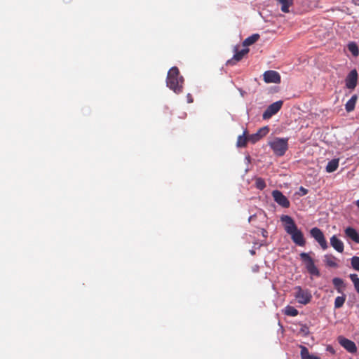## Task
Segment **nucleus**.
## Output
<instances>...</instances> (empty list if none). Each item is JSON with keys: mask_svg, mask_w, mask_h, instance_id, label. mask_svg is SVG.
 Listing matches in <instances>:
<instances>
[{"mask_svg": "<svg viewBox=\"0 0 359 359\" xmlns=\"http://www.w3.org/2000/svg\"><path fill=\"white\" fill-rule=\"evenodd\" d=\"M330 245L338 252L342 253L344 252V243L336 235H333L330 238Z\"/></svg>", "mask_w": 359, "mask_h": 359, "instance_id": "ddd939ff", "label": "nucleus"}, {"mask_svg": "<svg viewBox=\"0 0 359 359\" xmlns=\"http://www.w3.org/2000/svg\"><path fill=\"white\" fill-rule=\"evenodd\" d=\"M281 5V11L283 13H289V8L292 5V0H277Z\"/></svg>", "mask_w": 359, "mask_h": 359, "instance_id": "b1692460", "label": "nucleus"}, {"mask_svg": "<svg viewBox=\"0 0 359 359\" xmlns=\"http://www.w3.org/2000/svg\"><path fill=\"white\" fill-rule=\"evenodd\" d=\"M355 205H357V207L359 208V199L358 201H355Z\"/></svg>", "mask_w": 359, "mask_h": 359, "instance_id": "f704fd0d", "label": "nucleus"}, {"mask_svg": "<svg viewBox=\"0 0 359 359\" xmlns=\"http://www.w3.org/2000/svg\"><path fill=\"white\" fill-rule=\"evenodd\" d=\"M280 221L283 223L284 229L287 233L290 235L292 241L298 246H304L306 245V240L304 234L297 228L294 219L289 215H283L280 217Z\"/></svg>", "mask_w": 359, "mask_h": 359, "instance_id": "f257e3e1", "label": "nucleus"}, {"mask_svg": "<svg viewBox=\"0 0 359 359\" xmlns=\"http://www.w3.org/2000/svg\"><path fill=\"white\" fill-rule=\"evenodd\" d=\"M357 100H358V95H353L351 97V99L346 103L345 109L347 112H351L354 110Z\"/></svg>", "mask_w": 359, "mask_h": 359, "instance_id": "dca6fc26", "label": "nucleus"}, {"mask_svg": "<svg viewBox=\"0 0 359 359\" xmlns=\"http://www.w3.org/2000/svg\"><path fill=\"white\" fill-rule=\"evenodd\" d=\"M351 266L355 270L359 271V257L353 256L351 258Z\"/></svg>", "mask_w": 359, "mask_h": 359, "instance_id": "c85d7f7f", "label": "nucleus"}, {"mask_svg": "<svg viewBox=\"0 0 359 359\" xmlns=\"http://www.w3.org/2000/svg\"><path fill=\"white\" fill-rule=\"evenodd\" d=\"M248 137V141L252 144H255L261 140V137L259 136V135L257 133L255 134H252Z\"/></svg>", "mask_w": 359, "mask_h": 359, "instance_id": "c756f323", "label": "nucleus"}, {"mask_svg": "<svg viewBox=\"0 0 359 359\" xmlns=\"http://www.w3.org/2000/svg\"><path fill=\"white\" fill-rule=\"evenodd\" d=\"M255 186L257 189L263 190L266 187V183L262 178H257L255 180Z\"/></svg>", "mask_w": 359, "mask_h": 359, "instance_id": "bb28decb", "label": "nucleus"}, {"mask_svg": "<svg viewBox=\"0 0 359 359\" xmlns=\"http://www.w3.org/2000/svg\"><path fill=\"white\" fill-rule=\"evenodd\" d=\"M339 167V159L338 158H334L328 162L327 166H326V172H332L335 171Z\"/></svg>", "mask_w": 359, "mask_h": 359, "instance_id": "a211bd4d", "label": "nucleus"}, {"mask_svg": "<svg viewBox=\"0 0 359 359\" xmlns=\"http://www.w3.org/2000/svg\"><path fill=\"white\" fill-rule=\"evenodd\" d=\"M272 196L273 200L281 207L287 208L290 205V201L279 190H274L272 191Z\"/></svg>", "mask_w": 359, "mask_h": 359, "instance_id": "6e6552de", "label": "nucleus"}, {"mask_svg": "<svg viewBox=\"0 0 359 359\" xmlns=\"http://www.w3.org/2000/svg\"><path fill=\"white\" fill-rule=\"evenodd\" d=\"M310 234L316 242L320 245L323 250H326L328 248L327 241L323 231L318 227H313L310 230Z\"/></svg>", "mask_w": 359, "mask_h": 359, "instance_id": "39448f33", "label": "nucleus"}, {"mask_svg": "<svg viewBox=\"0 0 359 359\" xmlns=\"http://www.w3.org/2000/svg\"><path fill=\"white\" fill-rule=\"evenodd\" d=\"M301 348V358L302 359H320L319 357L311 355L308 348L306 346H300Z\"/></svg>", "mask_w": 359, "mask_h": 359, "instance_id": "f3484780", "label": "nucleus"}, {"mask_svg": "<svg viewBox=\"0 0 359 359\" xmlns=\"http://www.w3.org/2000/svg\"><path fill=\"white\" fill-rule=\"evenodd\" d=\"M262 233L263 236L266 237L268 233H267V231L265 229H262Z\"/></svg>", "mask_w": 359, "mask_h": 359, "instance_id": "72a5a7b5", "label": "nucleus"}, {"mask_svg": "<svg viewBox=\"0 0 359 359\" xmlns=\"http://www.w3.org/2000/svg\"><path fill=\"white\" fill-rule=\"evenodd\" d=\"M263 76L266 83H279L280 82V76L279 73L276 71H266L264 73Z\"/></svg>", "mask_w": 359, "mask_h": 359, "instance_id": "9b49d317", "label": "nucleus"}, {"mask_svg": "<svg viewBox=\"0 0 359 359\" xmlns=\"http://www.w3.org/2000/svg\"><path fill=\"white\" fill-rule=\"evenodd\" d=\"M299 332L304 335H308L309 333V328L306 325H301V327L299 329Z\"/></svg>", "mask_w": 359, "mask_h": 359, "instance_id": "7c9ffc66", "label": "nucleus"}, {"mask_svg": "<svg viewBox=\"0 0 359 359\" xmlns=\"http://www.w3.org/2000/svg\"><path fill=\"white\" fill-rule=\"evenodd\" d=\"M302 261L304 263L307 271L312 276H320V271L316 266L313 259L309 253L302 252L299 255Z\"/></svg>", "mask_w": 359, "mask_h": 359, "instance_id": "20e7f679", "label": "nucleus"}, {"mask_svg": "<svg viewBox=\"0 0 359 359\" xmlns=\"http://www.w3.org/2000/svg\"><path fill=\"white\" fill-rule=\"evenodd\" d=\"M259 37L260 36L259 34H253L252 35L248 36L243 41V46H249L250 45H252L253 43L258 41Z\"/></svg>", "mask_w": 359, "mask_h": 359, "instance_id": "6ab92c4d", "label": "nucleus"}, {"mask_svg": "<svg viewBox=\"0 0 359 359\" xmlns=\"http://www.w3.org/2000/svg\"><path fill=\"white\" fill-rule=\"evenodd\" d=\"M346 238L359 244V233L353 227L348 226L344 229Z\"/></svg>", "mask_w": 359, "mask_h": 359, "instance_id": "f8f14e48", "label": "nucleus"}, {"mask_svg": "<svg viewBox=\"0 0 359 359\" xmlns=\"http://www.w3.org/2000/svg\"><path fill=\"white\" fill-rule=\"evenodd\" d=\"M337 339L339 344L349 353H353L357 351L356 345L353 341L348 339L342 336H339Z\"/></svg>", "mask_w": 359, "mask_h": 359, "instance_id": "1a4fd4ad", "label": "nucleus"}, {"mask_svg": "<svg viewBox=\"0 0 359 359\" xmlns=\"http://www.w3.org/2000/svg\"><path fill=\"white\" fill-rule=\"evenodd\" d=\"M283 313L286 316L294 317V316H297L298 315L299 311L297 309H295L294 307H293L292 306H287L285 308Z\"/></svg>", "mask_w": 359, "mask_h": 359, "instance_id": "5701e85b", "label": "nucleus"}, {"mask_svg": "<svg viewBox=\"0 0 359 359\" xmlns=\"http://www.w3.org/2000/svg\"><path fill=\"white\" fill-rule=\"evenodd\" d=\"M308 191H308V189H305V188H304V187H300V188H299V194L300 196H304V195H306V194H308Z\"/></svg>", "mask_w": 359, "mask_h": 359, "instance_id": "2f4dec72", "label": "nucleus"}, {"mask_svg": "<svg viewBox=\"0 0 359 359\" xmlns=\"http://www.w3.org/2000/svg\"><path fill=\"white\" fill-rule=\"evenodd\" d=\"M347 48L354 57H358L359 55L358 46L355 42H349L347 45Z\"/></svg>", "mask_w": 359, "mask_h": 359, "instance_id": "4be33fe9", "label": "nucleus"}, {"mask_svg": "<svg viewBox=\"0 0 359 359\" xmlns=\"http://www.w3.org/2000/svg\"><path fill=\"white\" fill-rule=\"evenodd\" d=\"M187 99H188V102L189 103L193 102V99H192V97H191V95L190 94L187 95Z\"/></svg>", "mask_w": 359, "mask_h": 359, "instance_id": "473e14b6", "label": "nucleus"}, {"mask_svg": "<svg viewBox=\"0 0 359 359\" xmlns=\"http://www.w3.org/2000/svg\"><path fill=\"white\" fill-rule=\"evenodd\" d=\"M283 102L282 100H279L277 102H275L270 104L266 109L264 111L262 115V118L264 120L269 119L271 118L273 115L277 114L280 109H281L283 106Z\"/></svg>", "mask_w": 359, "mask_h": 359, "instance_id": "0eeeda50", "label": "nucleus"}, {"mask_svg": "<svg viewBox=\"0 0 359 359\" xmlns=\"http://www.w3.org/2000/svg\"><path fill=\"white\" fill-rule=\"evenodd\" d=\"M332 284L335 288V290L337 291L339 294H343L344 291L346 288V284L344 283V281L341 278H334L332 279Z\"/></svg>", "mask_w": 359, "mask_h": 359, "instance_id": "4468645a", "label": "nucleus"}, {"mask_svg": "<svg viewBox=\"0 0 359 359\" xmlns=\"http://www.w3.org/2000/svg\"><path fill=\"white\" fill-rule=\"evenodd\" d=\"M346 86L348 89H354L358 82V72L355 69H352L347 75L346 79Z\"/></svg>", "mask_w": 359, "mask_h": 359, "instance_id": "9d476101", "label": "nucleus"}, {"mask_svg": "<svg viewBox=\"0 0 359 359\" xmlns=\"http://www.w3.org/2000/svg\"><path fill=\"white\" fill-rule=\"evenodd\" d=\"M294 290V297L299 303L306 305L311 302L312 295L307 290H302L299 286L296 287Z\"/></svg>", "mask_w": 359, "mask_h": 359, "instance_id": "423d86ee", "label": "nucleus"}, {"mask_svg": "<svg viewBox=\"0 0 359 359\" xmlns=\"http://www.w3.org/2000/svg\"><path fill=\"white\" fill-rule=\"evenodd\" d=\"M269 132V126H264L258 130L257 133L259 135V136L261 137V139L266 136Z\"/></svg>", "mask_w": 359, "mask_h": 359, "instance_id": "cd10ccee", "label": "nucleus"}, {"mask_svg": "<svg viewBox=\"0 0 359 359\" xmlns=\"http://www.w3.org/2000/svg\"><path fill=\"white\" fill-rule=\"evenodd\" d=\"M337 259L336 257L332 255H325L324 256V262L327 266L337 268L338 267V264L337 262Z\"/></svg>", "mask_w": 359, "mask_h": 359, "instance_id": "2eb2a0df", "label": "nucleus"}, {"mask_svg": "<svg viewBox=\"0 0 359 359\" xmlns=\"http://www.w3.org/2000/svg\"><path fill=\"white\" fill-rule=\"evenodd\" d=\"M341 296L337 297L334 300V308L339 309L343 306L346 301V294H341Z\"/></svg>", "mask_w": 359, "mask_h": 359, "instance_id": "393cba45", "label": "nucleus"}, {"mask_svg": "<svg viewBox=\"0 0 359 359\" xmlns=\"http://www.w3.org/2000/svg\"><path fill=\"white\" fill-rule=\"evenodd\" d=\"M184 78L180 75L179 69L173 67L168 72L166 78L167 86L175 93H181L183 90Z\"/></svg>", "mask_w": 359, "mask_h": 359, "instance_id": "f03ea898", "label": "nucleus"}, {"mask_svg": "<svg viewBox=\"0 0 359 359\" xmlns=\"http://www.w3.org/2000/svg\"><path fill=\"white\" fill-rule=\"evenodd\" d=\"M349 277L353 283L355 290L359 294V278L358 277V275L357 274H351L349 276Z\"/></svg>", "mask_w": 359, "mask_h": 359, "instance_id": "a878e982", "label": "nucleus"}, {"mask_svg": "<svg viewBox=\"0 0 359 359\" xmlns=\"http://www.w3.org/2000/svg\"><path fill=\"white\" fill-rule=\"evenodd\" d=\"M289 138L274 137L269 141L268 144L278 156H283L288 149Z\"/></svg>", "mask_w": 359, "mask_h": 359, "instance_id": "7ed1b4c3", "label": "nucleus"}, {"mask_svg": "<svg viewBox=\"0 0 359 359\" xmlns=\"http://www.w3.org/2000/svg\"><path fill=\"white\" fill-rule=\"evenodd\" d=\"M248 52H249L248 48H245V49H242L241 50L236 51V53L233 55L232 60H229L228 63H229V64L231 63L232 60H235L236 62L240 61L243 57V56L245 55H246Z\"/></svg>", "mask_w": 359, "mask_h": 359, "instance_id": "412c9836", "label": "nucleus"}, {"mask_svg": "<svg viewBox=\"0 0 359 359\" xmlns=\"http://www.w3.org/2000/svg\"><path fill=\"white\" fill-rule=\"evenodd\" d=\"M247 130H245L242 135H239L237 139L236 146L238 147H245L248 142V137L246 136Z\"/></svg>", "mask_w": 359, "mask_h": 359, "instance_id": "aec40b11", "label": "nucleus"}]
</instances>
